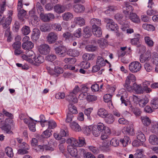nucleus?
<instances>
[{
  "instance_id": "1",
  "label": "nucleus",
  "mask_w": 158,
  "mask_h": 158,
  "mask_svg": "<svg viewBox=\"0 0 158 158\" xmlns=\"http://www.w3.org/2000/svg\"><path fill=\"white\" fill-rule=\"evenodd\" d=\"M13 14V11L10 10L8 12V16L5 19V18L3 17L2 19L0 21V24L2 25L4 28H6L8 27V26L11 23L12 21L11 16Z\"/></svg>"
},
{
  "instance_id": "7",
  "label": "nucleus",
  "mask_w": 158,
  "mask_h": 158,
  "mask_svg": "<svg viewBox=\"0 0 158 158\" xmlns=\"http://www.w3.org/2000/svg\"><path fill=\"white\" fill-rule=\"evenodd\" d=\"M58 38L57 34L53 32L49 33L46 37L47 42L49 44L54 43L57 40Z\"/></svg>"
},
{
  "instance_id": "31",
  "label": "nucleus",
  "mask_w": 158,
  "mask_h": 158,
  "mask_svg": "<svg viewBox=\"0 0 158 158\" xmlns=\"http://www.w3.org/2000/svg\"><path fill=\"white\" fill-rule=\"evenodd\" d=\"M136 135L137 139L140 142H144L145 141V136L142 132L140 131H138Z\"/></svg>"
},
{
  "instance_id": "19",
  "label": "nucleus",
  "mask_w": 158,
  "mask_h": 158,
  "mask_svg": "<svg viewBox=\"0 0 158 158\" xmlns=\"http://www.w3.org/2000/svg\"><path fill=\"white\" fill-rule=\"evenodd\" d=\"M73 10L76 13H82L85 10V7L83 5L77 4L74 6Z\"/></svg>"
},
{
  "instance_id": "27",
  "label": "nucleus",
  "mask_w": 158,
  "mask_h": 158,
  "mask_svg": "<svg viewBox=\"0 0 158 158\" xmlns=\"http://www.w3.org/2000/svg\"><path fill=\"white\" fill-rule=\"evenodd\" d=\"M76 143L78 144V145H73L74 147H81L85 146V139L83 137H78V140L76 139Z\"/></svg>"
},
{
  "instance_id": "37",
  "label": "nucleus",
  "mask_w": 158,
  "mask_h": 158,
  "mask_svg": "<svg viewBox=\"0 0 158 158\" xmlns=\"http://www.w3.org/2000/svg\"><path fill=\"white\" fill-rule=\"evenodd\" d=\"M70 127L73 130L76 131H79L81 130L80 126L75 122L70 124Z\"/></svg>"
},
{
  "instance_id": "4",
  "label": "nucleus",
  "mask_w": 158,
  "mask_h": 158,
  "mask_svg": "<svg viewBox=\"0 0 158 158\" xmlns=\"http://www.w3.org/2000/svg\"><path fill=\"white\" fill-rule=\"evenodd\" d=\"M19 149L18 153L21 155H24L28 153L27 150L29 149V146L25 142H23L19 145Z\"/></svg>"
},
{
  "instance_id": "41",
  "label": "nucleus",
  "mask_w": 158,
  "mask_h": 158,
  "mask_svg": "<svg viewBox=\"0 0 158 158\" xmlns=\"http://www.w3.org/2000/svg\"><path fill=\"white\" fill-rule=\"evenodd\" d=\"M105 118L106 122L108 124H111L114 121V118L112 114H107Z\"/></svg>"
},
{
  "instance_id": "28",
  "label": "nucleus",
  "mask_w": 158,
  "mask_h": 158,
  "mask_svg": "<svg viewBox=\"0 0 158 158\" xmlns=\"http://www.w3.org/2000/svg\"><path fill=\"white\" fill-rule=\"evenodd\" d=\"M150 104L152 108L154 109L158 108V98H154L151 101Z\"/></svg>"
},
{
  "instance_id": "57",
  "label": "nucleus",
  "mask_w": 158,
  "mask_h": 158,
  "mask_svg": "<svg viewBox=\"0 0 158 158\" xmlns=\"http://www.w3.org/2000/svg\"><path fill=\"white\" fill-rule=\"evenodd\" d=\"M22 31L23 34L24 35H28L30 32V27L28 26H24L22 29Z\"/></svg>"
},
{
  "instance_id": "12",
  "label": "nucleus",
  "mask_w": 158,
  "mask_h": 158,
  "mask_svg": "<svg viewBox=\"0 0 158 158\" xmlns=\"http://www.w3.org/2000/svg\"><path fill=\"white\" fill-rule=\"evenodd\" d=\"M73 146L69 145L67 147V150L70 155L75 158H80L77 156V149Z\"/></svg>"
},
{
  "instance_id": "51",
  "label": "nucleus",
  "mask_w": 158,
  "mask_h": 158,
  "mask_svg": "<svg viewBox=\"0 0 158 158\" xmlns=\"http://www.w3.org/2000/svg\"><path fill=\"white\" fill-rule=\"evenodd\" d=\"M143 27L145 30L148 31H153L155 28L152 25L146 23L143 24L142 26Z\"/></svg>"
},
{
  "instance_id": "15",
  "label": "nucleus",
  "mask_w": 158,
  "mask_h": 158,
  "mask_svg": "<svg viewBox=\"0 0 158 158\" xmlns=\"http://www.w3.org/2000/svg\"><path fill=\"white\" fill-rule=\"evenodd\" d=\"M66 9V7L64 5L60 4H57L54 7V11L59 14L64 12Z\"/></svg>"
},
{
  "instance_id": "50",
  "label": "nucleus",
  "mask_w": 158,
  "mask_h": 158,
  "mask_svg": "<svg viewBox=\"0 0 158 158\" xmlns=\"http://www.w3.org/2000/svg\"><path fill=\"white\" fill-rule=\"evenodd\" d=\"M98 43L101 48H104L107 44L106 40L103 38H101L98 41Z\"/></svg>"
},
{
  "instance_id": "29",
  "label": "nucleus",
  "mask_w": 158,
  "mask_h": 158,
  "mask_svg": "<svg viewBox=\"0 0 158 158\" xmlns=\"http://www.w3.org/2000/svg\"><path fill=\"white\" fill-rule=\"evenodd\" d=\"M110 134V131L108 128H107L105 130L104 132H102L101 138L102 140H105L107 139L109 137V136Z\"/></svg>"
},
{
  "instance_id": "14",
  "label": "nucleus",
  "mask_w": 158,
  "mask_h": 158,
  "mask_svg": "<svg viewBox=\"0 0 158 158\" xmlns=\"http://www.w3.org/2000/svg\"><path fill=\"white\" fill-rule=\"evenodd\" d=\"M92 29L94 35L98 37H100L102 35V30L99 26H92Z\"/></svg>"
},
{
  "instance_id": "40",
  "label": "nucleus",
  "mask_w": 158,
  "mask_h": 158,
  "mask_svg": "<svg viewBox=\"0 0 158 158\" xmlns=\"http://www.w3.org/2000/svg\"><path fill=\"white\" fill-rule=\"evenodd\" d=\"M144 68L147 72H150L154 69L153 65L149 62H146L144 65Z\"/></svg>"
},
{
  "instance_id": "59",
  "label": "nucleus",
  "mask_w": 158,
  "mask_h": 158,
  "mask_svg": "<svg viewBox=\"0 0 158 158\" xmlns=\"http://www.w3.org/2000/svg\"><path fill=\"white\" fill-rule=\"evenodd\" d=\"M98 129L101 132H103V131H105L107 128L106 127V126L102 123H99L96 126Z\"/></svg>"
},
{
  "instance_id": "35",
  "label": "nucleus",
  "mask_w": 158,
  "mask_h": 158,
  "mask_svg": "<svg viewBox=\"0 0 158 158\" xmlns=\"http://www.w3.org/2000/svg\"><path fill=\"white\" fill-rule=\"evenodd\" d=\"M150 82L149 81H145L143 83V88L145 91L147 93H150L152 91V89L148 87Z\"/></svg>"
},
{
  "instance_id": "5",
  "label": "nucleus",
  "mask_w": 158,
  "mask_h": 158,
  "mask_svg": "<svg viewBox=\"0 0 158 158\" xmlns=\"http://www.w3.org/2000/svg\"><path fill=\"white\" fill-rule=\"evenodd\" d=\"M55 51L56 54L60 57H64L66 55L67 49L62 46H59L55 48Z\"/></svg>"
},
{
  "instance_id": "8",
  "label": "nucleus",
  "mask_w": 158,
  "mask_h": 158,
  "mask_svg": "<svg viewBox=\"0 0 158 158\" xmlns=\"http://www.w3.org/2000/svg\"><path fill=\"white\" fill-rule=\"evenodd\" d=\"M50 47L47 44H43L40 45L39 51L42 55H46L49 53L50 51Z\"/></svg>"
},
{
  "instance_id": "47",
  "label": "nucleus",
  "mask_w": 158,
  "mask_h": 158,
  "mask_svg": "<svg viewBox=\"0 0 158 158\" xmlns=\"http://www.w3.org/2000/svg\"><path fill=\"white\" fill-rule=\"evenodd\" d=\"M69 113L72 114H76L77 113V108L74 105L72 104V103L69 104L68 106Z\"/></svg>"
},
{
  "instance_id": "30",
  "label": "nucleus",
  "mask_w": 158,
  "mask_h": 158,
  "mask_svg": "<svg viewBox=\"0 0 158 158\" xmlns=\"http://www.w3.org/2000/svg\"><path fill=\"white\" fill-rule=\"evenodd\" d=\"M149 101V98L146 97H145L142 99L139 100L138 102L140 107H143Z\"/></svg>"
},
{
  "instance_id": "34",
  "label": "nucleus",
  "mask_w": 158,
  "mask_h": 158,
  "mask_svg": "<svg viewBox=\"0 0 158 158\" xmlns=\"http://www.w3.org/2000/svg\"><path fill=\"white\" fill-rule=\"evenodd\" d=\"M96 63L97 65L101 67L104 66L106 65L105 61L104 58L100 56L97 57Z\"/></svg>"
},
{
  "instance_id": "21",
  "label": "nucleus",
  "mask_w": 158,
  "mask_h": 158,
  "mask_svg": "<svg viewBox=\"0 0 158 158\" xmlns=\"http://www.w3.org/2000/svg\"><path fill=\"white\" fill-rule=\"evenodd\" d=\"M124 3V6L123 8V13L126 15L128 14L129 13H131V12L133 10L132 6L127 2H125Z\"/></svg>"
},
{
  "instance_id": "10",
  "label": "nucleus",
  "mask_w": 158,
  "mask_h": 158,
  "mask_svg": "<svg viewBox=\"0 0 158 158\" xmlns=\"http://www.w3.org/2000/svg\"><path fill=\"white\" fill-rule=\"evenodd\" d=\"M122 132L124 134L133 135L135 133L133 125L131 124L125 127L122 130Z\"/></svg>"
},
{
  "instance_id": "11",
  "label": "nucleus",
  "mask_w": 158,
  "mask_h": 158,
  "mask_svg": "<svg viewBox=\"0 0 158 158\" xmlns=\"http://www.w3.org/2000/svg\"><path fill=\"white\" fill-rule=\"evenodd\" d=\"M49 73L54 77H58L60 74L63 72V70L62 68L58 67H55L54 71L52 69H49L48 70Z\"/></svg>"
},
{
  "instance_id": "49",
  "label": "nucleus",
  "mask_w": 158,
  "mask_h": 158,
  "mask_svg": "<svg viewBox=\"0 0 158 158\" xmlns=\"http://www.w3.org/2000/svg\"><path fill=\"white\" fill-rule=\"evenodd\" d=\"M121 143L123 147H126L129 143H130L131 141L130 138L129 137L127 136H125L124 137L123 139H121L120 140Z\"/></svg>"
},
{
  "instance_id": "36",
  "label": "nucleus",
  "mask_w": 158,
  "mask_h": 158,
  "mask_svg": "<svg viewBox=\"0 0 158 158\" xmlns=\"http://www.w3.org/2000/svg\"><path fill=\"white\" fill-rule=\"evenodd\" d=\"M95 57V55L93 54H84L82 58L85 61L93 60Z\"/></svg>"
},
{
  "instance_id": "48",
  "label": "nucleus",
  "mask_w": 158,
  "mask_h": 158,
  "mask_svg": "<svg viewBox=\"0 0 158 158\" xmlns=\"http://www.w3.org/2000/svg\"><path fill=\"white\" fill-rule=\"evenodd\" d=\"M98 114L101 117L104 118L107 115L106 111L103 108L99 109L98 112Z\"/></svg>"
},
{
  "instance_id": "38",
  "label": "nucleus",
  "mask_w": 158,
  "mask_h": 158,
  "mask_svg": "<svg viewBox=\"0 0 158 158\" xmlns=\"http://www.w3.org/2000/svg\"><path fill=\"white\" fill-rule=\"evenodd\" d=\"M62 16L64 20L68 21L73 18V15L72 13L70 12H67L63 14Z\"/></svg>"
},
{
  "instance_id": "42",
  "label": "nucleus",
  "mask_w": 158,
  "mask_h": 158,
  "mask_svg": "<svg viewBox=\"0 0 158 158\" xmlns=\"http://www.w3.org/2000/svg\"><path fill=\"white\" fill-rule=\"evenodd\" d=\"M34 60L35 63L41 64L44 62V60L43 56L39 55L34 57Z\"/></svg>"
},
{
  "instance_id": "3",
  "label": "nucleus",
  "mask_w": 158,
  "mask_h": 158,
  "mask_svg": "<svg viewBox=\"0 0 158 158\" xmlns=\"http://www.w3.org/2000/svg\"><path fill=\"white\" fill-rule=\"evenodd\" d=\"M142 67L141 64L137 61L130 63L129 65V69L132 73H136L139 71Z\"/></svg>"
},
{
  "instance_id": "25",
  "label": "nucleus",
  "mask_w": 158,
  "mask_h": 158,
  "mask_svg": "<svg viewBox=\"0 0 158 158\" xmlns=\"http://www.w3.org/2000/svg\"><path fill=\"white\" fill-rule=\"evenodd\" d=\"M149 141L152 145H156L158 144V138L156 136L152 135L149 137Z\"/></svg>"
},
{
  "instance_id": "64",
  "label": "nucleus",
  "mask_w": 158,
  "mask_h": 158,
  "mask_svg": "<svg viewBox=\"0 0 158 158\" xmlns=\"http://www.w3.org/2000/svg\"><path fill=\"white\" fill-rule=\"evenodd\" d=\"M73 35L75 37L79 38L82 36L81 29L80 28H78L73 33Z\"/></svg>"
},
{
  "instance_id": "39",
  "label": "nucleus",
  "mask_w": 158,
  "mask_h": 158,
  "mask_svg": "<svg viewBox=\"0 0 158 158\" xmlns=\"http://www.w3.org/2000/svg\"><path fill=\"white\" fill-rule=\"evenodd\" d=\"M92 35V33L88 27H86L84 28L83 35L85 38H88L90 36Z\"/></svg>"
},
{
  "instance_id": "16",
  "label": "nucleus",
  "mask_w": 158,
  "mask_h": 158,
  "mask_svg": "<svg viewBox=\"0 0 158 158\" xmlns=\"http://www.w3.org/2000/svg\"><path fill=\"white\" fill-rule=\"evenodd\" d=\"M151 53L150 51H147L145 54L143 55H141L140 58V62L144 63L146 61H148L151 59Z\"/></svg>"
},
{
  "instance_id": "44",
  "label": "nucleus",
  "mask_w": 158,
  "mask_h": 158,
  "mask_svg": "<svg viewBox=\"0 0 158 158\" xmlns=\"http://www.w3.org/2000/svg\"><path fill=\"white\" fill-rule=\"evenodd\" d=\"M5 152L7 156L9 157H12L14 156V153L12 148L10 147H7L5 149Z\"/></svg>"
},
{
  "instance_id": "33",
  "label": "nucleus",
  "mask_w": 158,
  "mask_h": 158,
  "mask_svg": "<svg viewBox=\"0 0 158 158\" xmlns=\"http://www.w3.org/2000/svg\"><path fill=\"white\" fill-rule=\"evenodd\" d=\"M129 19L133 22L137 23L139 21V17L135 13H131L130 14Z\"/></svg>"
},
{
  "instance_id": "53",
  "label": "nucleus",
  "mask_w": 158,
  "mask_h": 158,
  "mask_svg": "<svg viewBox=\"0 0 158 158\" xmlns=\"http://www.w3.org/2000/svg\"><path fill=\"white\" fill-rule=\"evenodd\" d=\"M66 64H73L76 61V59L74 58H66L64 60Z\"/></svg>"
},
{
  "instance_id": "54",
  "label": "nucleus",
  "mask_w": 158,
  "mask_h": 158,
  "mask_svg": "<svg viewBox=\"0 0 158 158\" xmlns=\"http://www.w3.org/2000/svg\"><path fill=\"white\" fill-rule=\"evenodd\" d=\"M146 44L149 47L153 46L154 42L152 39L148 36H146L144 38Z\"/></svg>"
},
{
  "instance_id": "32",
  "label": "nucleus",
  "mask_w": 158,
  "mask_h": 158,
  "mask_svg": "<svg viewBox=\"0 0 158 158\" xmlns=\"http://www.w3.org/2000/svg\"><path fill=\"white\" fill-rule=\"evenodd\" d=\"M67 54L71 56H77L79 55V52L75 49H69L67 51Z\"/></svg>"
},
{
  "instance_id": "46",
  "label": "nucleus",
  "mask_w": 158,
  "mask_h": 158,
  "mask_svg": "<svg viewBox=\"0 0 158 158\" xmlns=\"http://www.w3.org/2000/svg\"><path fill=\"white\" fill-rule=\"evenodd\" d=\"M133 87L135 91L138 93L141 94L143 93L144 89L140 85H137L136 83H134Z\"/></svg>"
},
{
  "instance_id": "43",
  "label": "nucleus",
  "mask_w": 158,
  "mask_h": 158,
  "mask_svg": "<svg viewBox=\"0 0 158 158\" xmlns=\"http://www.w3.org/2000/svg\"><path fill=\"white\" fill-rule=\"evenodd\" d=\"M90 23L92 26H100L101 25V20L98 19L93 18L90 20Z\"/></svg>"
},
{
  "instance_id": "60",
  "label": "nucleus",
  "mask_w": 158,
  "mask_h": 158,
  "mask_svg": "<svg viewBox=\"0 0 158 158\" xmlns=\"http://www.w3.org/2000/svg\"><path fill=\"white\" fill-rule=\"evenodd\" d=\"M48 129H53L57 126V124L53 120H50L48 121Z\"/></svg>"
},
{
  "instance_id": "58",
  "label": "nucleus",
  "mask_w": 158,
  "mask_h": 158,
  "mask_svg": "<svg viewBox=\"0 0 158 158\" xmlns=\"http://www.w3.org/2000/svg\"><path fill=\"white\" fill-rule=\"evenodd\" d=\"M56 55L54 54H51L46 56V59L48 61L52 62L56 59Z\"/></svg>"
},
{
  "instance_id": "23",
  "label": "nucleus",
  "mask_w": 158,
  "mask_h": 158,
  "mask_svg": "<svg viewBox=\"0 0 158 158\" xmlns=\"http://www.w3.org/2000/svg\"><path fill=\"white\" fill-rule=\"evenodd\" d=\"M18 17L19 19L22 22H24V17L26 14V11L23 9L18 10Z\"/></svg>"
},
{
  "instance_id": "24",
  "label": "nucleus",
  "mask_w": 158,
  "mask_h": 158,
  "mask_svg": "<svg viewBox=\"0 0 158 158\" xmlns=\"http://www.w3.org/2000/svg\"><path fill=\"white\" fill-rule=\"evenodd\" d=\"M22 47L25 50L31 49L34 47V44L31 41H27L22 44Z\"/></svg>"
},
{
  "instance_id": "56",
  "label": "nucleus",
  "mask_w": 158,
  "mask_h": 158,
  "mask_svg": "<svg viewBox=\"0 0 158 158\" xmlns=\"http://www.w3.org/2000/svg\"><path fill=\"white\" fill-rule=\"evenodd\" d=\"M112 95L109 94H106L103 96V99L105 102H109L112 105V104L111 102V98Z\"/></svg>"
},
{
  "instance_id": "55",
  "label": "nucleus",
  "mask_w": 158,
  "mask_h": 158,
  "mask_svg": "<svg viewBox=\"0 0 158 158\" xmlns=\"http://www.w3.org/2000/svg\"><path fill=\"white\" fill-rule=\"evenodd\" d=\"M85 49L87 51L93 52L96 50L97 47L92 45L89 44L86 46Z\"/></svg>"
},
{
  "instance_id": "62",
  "label": "nucleus",
  "mask_w": 158,
  "mask_h": 158,
  "mask_svg": "<svg viewBox=\"0 0 158 158\" xmlns=\"http://www.w3.org/2000/svg\"><path fill=\"white\" fill-rule=\"evenodd\" d=\"M40 30L43 32H46L50 31L49 26L48 24H46L41 26L40 27Z\"/></svg>"
},
{
  "instance_id": "17",
  "label": "nucleus",
  "mask_w": 158,
  "mask_h": 158,
  "mask_svg": "<svg viewBox=\"0 0 158 158\" xmlns=\"http://www.w3.org/2000/svg\"><path fill=\"white\" fill-rule=\"evenodd\" d=\"M0 128L7 133H10L12 132L11 131V127L10 125L6 122L0 124Z\"/></svg>"
},
{
  "instance_id": "52",
  "label": "nucleus",
  "mask_w": 158,
  "mask_h": 158,
  "mask_svg": "<svg viewBox=\"0 0 158 158\" xmlns=\"http://www.w3.org/2000/svg\"><path fill=\"white\" fill-rule=\"evenodd\" d=\"M51 27L53 30L56 31H60L62 29L60 23H53Z\"/></svg>"
},
{
  "instance_id": "9",
  "label": "nucleus",
  "mask_w": 158,
  "mask_h": 158,
  "mask_svg": "<svg viewBox=\"0 0 158 158\" xmlns=\"http://www.w3.org/2000/svg\"><path fill=\"white\" fill-rule=\"evenodd\" d=\"M44 149L46 150L51 151L53 150V148L52 147H50L47 144H45L44 143H43L42 145H39L34 148V150L37 152H43Z\"/></svg>"
},
{
  "instance_id": "22",
  "label": "nucleus",
  "mask_w": 158,
  "mask_h": 158,
  "mask_svg": "<svg viewBox=\"0 0 158 158\" xmlns=\"http://www.w3.org/2000/svg\"><path fill=\"white\" fill-rule=\"evenodd\" d=\"M30 120L29 122L28 126L30 130L32 132H35L36 131L35 125L37 121H34L30 117Z\"/></svg>"
},
{
  "instance_id": "63",
  "label": "nucleus",
  "mask_w": 158,
  "mask_h": 158,
  "mask_svg": "<svg viewBox=\"0 0 158 158\" xmlns=\"http://www.w3.org/2000/svg\"><path fill=\"white\" fill-rule=\"evenodd\" d=\"M119 140L116 138L112 139L110 141V144L112 146L115 147H117L119 144Z\"/></svg>"
},
{
  "instance_id": "45",
  "label": "nucleus",
  "mask_w": 158,
  "mask_h": 158,
  "mask_svg": "<svg viewBox=\"0 0 158 158\" xmlns=\"http://www.w3.org/2000/svg\"><path fill=\"white\" fill-rule=\"evenodd\" d=\"M141 119L143 123L145 126H148L151 123V120L147 116L141 117Z\"/></svg>"
},
{
  "instance_id": "26",
  "label": "nucleus",
  "mask_w": 158,
  "mask_h": 158,
  "mask_svg": "<svg viewBox=\"0 0 158 158\" xmlns=\"http://www.w3.org/2000/svg\"><path fill=\"white\" fill-rule=\"evenodd\" d=\"M144 151L143 149H138L134 154L135 158H147L146 156L143 155Z\"/></svg>"
},
{
  "instance_id": "6",
  "label": "nucleus",
  "mask_w": 158,
  "mask_h": 158,
  "mask_svg": "<svg viewBox=\"0 0 158 158\" xmlns=\"http://www.w3.org/2000/svg\"><path fill=\"white\" fill-rule=\"evenodd\" d=\"M40 17L41 20L44 22H48L52 21L55 19V16L53 14L51 13L44 14L40 13Z\"/></svg>"
},
{
  "instance_id": "2",
  "label": "nucleus",
  "mask_w": 158,
  "mask_h": 158,
  "mask_svg": "<svg viewBox=\"0 0 158 158\" xmlns=\"http://www.w3.org/2000/svg\"><path fill=\"white\" fill-rule=\"evenodd\" d=\"M104 21L106 23V27L107 29L110 31H118V26L117 24H115L112 19L106 18L105 19Z\"/></svg>"
},
{
  "instance_id": "13",
  "label": "nucleus",
  "mask_w": 158,
  "mask_h": 158,
  "mask_svg": "<svg viewBox=\"0 0 158 158\" xmlns=\"http://www.w3.org/2000/svg\"><path fill=\"white\" fill-rule=\"evenodd\" d=\"M136 80V78L135 76L131 73H129L127 77L125 83L124 84L125 86L127 88V87H128V85L130 84L131 81L134 82Z\"/></svg>"
},
{
  "instance_id": "18",
  "label": "nucleus",
  "mask_w": 158,
  "mask_h": 158,
  "mask_svg": "<svg viewBox=\"0 0 158 158\" xmlns=\"http://www.w3.org/2000/svg\"><path fill=\"white\" fill-rule=\"evenodd\" d=\"M40 33V31L38 29H33L32 33L31 38L33 40H37L39 38Z\"/></svg>"
},
{
  "instance_id": "20",
  "label": "nucleus",
  "mask_w": 158,
  "mask_h": 158,
  "mask_svg": "<svg viewBox=\"0 0 158 158\" xmlns=\"http://www.w3.org/2000/svg\"><path fill=\"white\" fill-rule=\"evenodd\" d=\"M73 23L80 26H82L85 25V19L81 17H76L74 18Z\"/></svg>"
},
{
  "instance_id": "61",
  "label": "nucleus",
  "mask_w": 158,
  "mask_h": 158,
  "mask_svg": "<svg viewBox=\"0 0 158 158\" xmlns=\"http://www.w3.org/2000/svg\"><path fill=\"white\" fill-rule=\"evenodd\" d=\"M97 127H93L92 129V132L93 135L96 137L99 136L101 133V131L98 130Z\"/></svg>"
}]
</instances>
